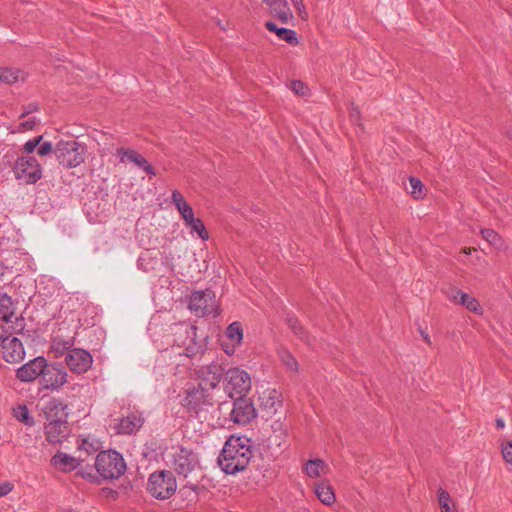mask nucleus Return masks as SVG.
<instances>
[{
  "mask_svg": "<svg viewBox=\"0 0 512 512\" xmlns=\"http://www.w3.org/2000/svg\"><path fill=\"white\" fill-rule=\"evenodd\" d=\"M52 152L54 153V148L51 142H44L37 149V154L39 156H46Z\"/></svg>",
  "mask_w": 512,
  "mask_h": 512,
  "instance_id": "obj_45",
  "label": "nucleus"
},
{
  "mask_svg": "<svg viewBox=\"0 0 512 512\" xmlns=\"http://www.w3.org/2000/svg\"><path fill=\"white\" fill-rule=\"evenodd\" d=\"M197 327L186 323L175 326V342L178 347H184V354L193 357L204 350L202 341L196 340Z\"/></svg>",
  "mask_w": 512,
  "mask_h": 512,
  "instance_id": "obj_8",
  "label": "nucleus"
},
{
  "mask_svg": "<svg viewBox=\"0 0 512 512\" xmlns=\"http://www.w3.org/2000/svg\"><path fill=\"white\" fill-rule=\"evenodd\" d=\"M235 345L234 343L232 345L222 343L223 350L228 355H232L235 352Z\"/></svg>",
  "mask_w": 512,
  "mask_h": 512,
  "instance_id": "obj_52",
  "label": "nucleus"
},
{
  "mask_svg": "<svg viewBox=\"0 0 512 512\" xmlns=\"http://www.w3.org/2000/svg\"><path fill=\"white\" fill-rule=\"evenodd\" d=\"M350 119L353 123L357 124V125H360V119H361V115H360V110L358 107H351L350 108Z\"/></svg>",
  "mask_w": 512,
  "mask_h": 512,
  "instance_id": "obj_48",
  "label": "nucleus"
},
{
  "mask_svg": "<svg viewBox=\"0 0 512 512\" xmlns=\"http://www.w3.org/2000/svg\"><path fill=\"white\" fill-rule=\"evenodd\" d=\"M185 225L190 228L191 233H196L203 241H207L209 239V234L200 218L194 217L191 222H186Z\"/></svg>",
  "mask_w": 512,
  "mask_h": 512,
  "instance_id": "obj_30",
  "label": "nucleus"
},
{
  "mask_svg": "<svg viewBox=\"0 0 512 512\" xmlns=\"http://www.w3.org/2000/svg\"><path fill=\"white\" fill-rule=\"evenodd\" d=\"M502 455L504 460L512 465V442L508 441L502 444Z\"/></svg>",
  "mask_w": 512,
  "mask_h": 512,
  "instance_id": "obj_44",
  "label": "nucleus"
},
{
  "mask_svg": "<svg viewBox=\"0 0 512 512\" xmlns=\"http://www.w3.org/2000/svg\"><path fill=\"white\" fill-rule=\"evenodd\" d=\"M86 147L76 140H60L54 147L55 157L64 168H75L85 160Z\"/></svg>",
  "mask_w": 512,
  "mask_h": 512,
  "instance_id": "obj_3",
  "label": "nucleus"
},
{
  "mask_svg": "<svg viewBox=\"0 0 512 512\" xmlns=\"http://www.w3.org/2000/svg\"><path fill=\"white\" fill-rule=\"evenodd\" d=\"M66 409L67 406L56 398L49 400L43 408L46 419L44 433L46 440L52 445L63 443L70 435Z\"/></svg>",
  "mask_w": 512,
  "mask_h": 512,
  "instance_id": "obj_2",
  "label": "nucleus"
},
{
  "mask_svg": "<svg viewBox=\"0 0 512 512\" xmlns=\"http://www.w3.org/2000/svg\"><path fill=\"white\" fill-rule=\"evenodd\" d=\"M14 416L18 421L24 423L27 426H33L35 423L33 417L30 415L29 410L25 405H19L14 410Z\"/></svg>",
  "mask_w": 512,
  "mask_h": 512,
  "instance_id": "obj_35",
  "label": "nucleus"
},
{
  "mask_svg": "<svg viewBox=\"0 0 512 512\" xmlns=\"http://www.w3.org/2000/svg\"><path fill=\"white\" fill-rule=\"evenodd\" d=\"M0 355L7 363H18L25 357L22 342L17 337L0 334Z\"/></svg>",
  "mask_w": 512,
  "mask_h": 512,
  "instance_id": "obj_13",
  "label": "nucleus"
},
{
  "mask_svg": "<svg viewBox=\"0 0 512 512\" xmlns=\"http://www.w3.org/2000/svg\"><path fill=\"white\" fill-rule=\"evenodd\" d=\"M278 355L282 364L285 365L286 368L294 372L298 371V362L290 351L282 348L278 351Z\"/></svg>",
  "mask_w": 512,
  "mask_h": 512,
  "instance_id": "obj_32",
  "label": "nucleus"
},
{
  "mask_svg": "<svg viewBox=\"0 0 512 512\" xmlns=\"http://www.w3.org/2000/svg\"><path fill=\"white\" fill-rule=\"evenodd\" d=\"M420 332H421V335H422L424 341L426 343H428L429 345H431L432 343H431V339H430L429 335L424 331H420Z\"/></svg>",
  "mask_w": 512,
  "mask_h": 512,
  "instance_id": "obj_54",
  "label": "nucleus"
},
{
  "mask_svg": "<svg viewBox=\"0 0 512 512\" xmlns=\"http://www.w3.org/2000/svg\"><path fill=\"white\" fill-rule=\"evenodd\" d=\"M12 171L15 178L25 184H35L43 176L41 165L33 156H19Z\"/></svg>",
  "mask_w": 512,
  "mask_h": 512,
  "instance_id": "obj_6",
  "label": "nucleus"
},
{
  "mask_svg": "<svg viewBox=\"0 0 512 512\" xmlns=\"http://www.w3.org/2000/svg\"><path fill=\"white\" fill-rule=\"evenodd\" d=\"M226 337L234 344L239 345L243 339V331L239 322L231 323L225 332Z\"/></svg>",
  "mask_w": 512,
  "mask_h": 512,
  "instance_id": "obj_31",
  "label": "nucleus"
},
{
  "mask_svg": "<svg viewBox=\"0 0 512 512\" xmlns=\"http://www.w3.org/2000/svg\"><path fill=\"white\" fill-rule=\"evenodd\" d=\"M172 203L178 210L184 223L191 222L194 216V211L191 205L184 199L183 195L178 190H173L171 195Z\"/></svg>",
  "mask_w": 512,
  "mask_h": 512,
  "instance_id": "obj_22",
  "label": "nucleus"
},
{
  "mask_svg": "<svg viewBox=\"0 0 512 512\" xmlns=\"http://www.w3.org/2000/svg\"><path fill=\"white\" fill-rule=\"evenodd\" d=\"M65 362L72 372L82 374L91 368L93 357L85 349L74 348L67 353Z\"/></svg>",
  "mask_w": 512,
  "mask_h": 512,
  "instance_id": "obj_16",
  "label": "nucleus"
},
{
  "mask_svg": "<svg viewBox=\"0 0 512 512\" xmlns=\"http://www.w3.org/2000/svg\"><path fill=\"white\" fill-rule=\"evenodd\" d=\"M315 494L324 505H331L335 502V494L330 485L320 482L315 486Z\"/></svg>",
  "mask_w": 512,
  "mask_h": 512,
  "instance_id": "obj_26",
  "label": "nucleus"
},
{
  "mask_svg": "<svg viewBox=\"0 0 512 512\" xmlns=\"http://www.w3.org/2000/svg\"><path fill=\"white\" fill-rule=\"evenodd\" d=\"M78 474H81L82 477H85V474L82 471H79Z\"/></svg>",
  "mask_w": 512,
  "mask_h": 512,
  "instance_id": "obj_58",
  "label": "nucleus"
},
{
  "mask_svg": "<svg viewBox=\"0 0 512 512\" xmlns=\"http://www.w3.org/2000/svg\"><path fill=\"white\" fill-rule=\"evenodd\" d=\"M458 304L465 306L469 311L475 314L481 315L483 313L479 301L465 292L460 294Z\"/></svg>",
  "mask_w": 512,
  "mask_h": 512,
  "instance_id": "obj_29",
  "label": "nucleus"
},
{
  "mask_svg": "<svg viewBox=\"0 0 512 512\" xmlns=\"http://www.w3.org/2000/svg\"><path fill=\"white\" fill-rule=\"evenodd\" d=\"M409 183L411 186V192H410L411 195L415 199L423 198L424 193H423V184H422L421 180L416 177H410Z\"/></svg>",
  "mask_w": 512,
  "mask_h": 512,
  "instance_id": "obj_37",
  "label": "nucleus"
},
{
  "mask_svg": "<svg viewBox=\"0 0 512 512\" xmlns=\"http://www.w3.org/2000/svg\"><path fill=\"white\" fill-rule=\"evenodd\" d=\"M440 509H441V512H456L455 509L451 505L441 507Z\"/></svg>",
  "mask_w": 512,
  "mask_h": 512,
  "instance_id": "obj_55",
  "label": "nucleus"
},
{
  "mask_svg": "<svg viewBox=\"0 0 512 512\" xmlns=\"http://www.w3.org/2000/svg\"><path fill=\"white\" fill-rule=\"evenodd\" d=\"M286 323L290 327V329L294 332L295 335L299 336L301 339H304V331L299 322V320L294 317L288 315L286 317Z\"/></svg>",
  "mask_w": 512,
  "mask_h": 512,
  "instance_id": "obj_38",
  "label": "nucleus"
},
{
  "mask_svg": "<svg viewBox=\"0 0 512 512\" xmlns=\"http://www.w3.org/2000/svg\"><path fill=\"white\" fill-rule=\"evenodd\" d=\"M14 489V485L10 481H4L0 484V497L8 495Z\"/></svg>",
  "mask_w": 512,
  "mask_h": 512,
  "instance_id": "obj_47",
  "label": "nucleus"
},
{
  "mask_svg": "<svg viewBox=\"0 0 512 512\" xmlns=\"http://www.w3.org/2000/svg\"><path fill=\"white\" fill-rule=\"evenodd\" d=\"M268 7L269 14L282 23H288L293 18V13L287 0H262Z\"/></svg>",
  "mask_w": 512,
  "mask_h": 512,
  "instance_id": "obj_19",
  "label": "nucleus"
},
{
  "mask_svg": "<svg viewBox=\"0 0 512 512\" xmlns=\"http://www.w3.org/2000/svg\"><path fill=\"white\" fill-rule=\"evenodd\" d=\"M298 14L304 18L303 14L306 15L305 6L303 4V0H291Z\"/></svg>",
  "mask_w": 512,
  "mask_h": 512,
  "instance_id": "obj_49",
  "label": "nucleus"
},
{
  "mask_svg": "<svg viewBox=\"0 0 512 512\" xmlns=\"http://www.w3.org/2000/svg\"><path fill=\"white\" fill-rule=\"evenodd\" d=\"M13 316L14 309L11 297L5 293H0V320L5 324H9Z\"/></svg>",
  "mask_w": 512,
  "mask_h": 512,
  "instance_id": "obj_25",
  "label": "nucleus"
},
{
  "mask_svg": "<svg viewBox=\"0 0 512 512\" xmlns=\"http://www.w3.org/2000/svg\"><path fill=\"white\" fill-rule=\"evenodd\" d=\"M143 424V414L138 411H133L127 416L120 418L114 428L117 434L132 435L135 434Z\"/></svg>",
  "mask_w": 512,
  "mask_h": 512,
  "instance_id": "obj_18",
  "label": "nucleus"
},
{
  "mask_svg": "<svg viewBox=\"0 0 512 512\" xmlns=\"http://www.w3.org/2000/svg\"><path fill=\"white\" fill-rule=\"evenodd\" d=\"M132 163H134L139 168L143 169L148 175L155 176L156 172L154 168L149 164V162L139 153L132 159Z\"/></svg>",
  "mask_w": 512,
  "mask_h": 512,
  "instance_id": "obj_36",
  "label": "nucleus"
},
{
  "mask_svg": "<svg viewBox=\"0 0 512 512\" xmlns=\"http://www.w3.org/2000/svg\"><path fill=\"white\" fill-rule=\"evenodd\" d=\"M51 465L61 472H70L80 465V460L66 453L58 451L51 458Z\"/></svg>",
  "mask_w": 512,
  "mask_h": 512,
  "instance_id": "obj_21",
  "label": "nucleus"
},
{
  "mask_svg": "<svg viewBox=\"0 0 512 512\" xmlns=\"http://www.w3.org/2000/svg\"><path fill=\"white\" fill-rule=\"evenodd\" d=\"M68 373L60 364H48L41 375V383L44 389L58 390L67 383Z\"/></svg>",
  "mask_w": 512,
  "mask_h": 512,
  "instance_id": "obj_14",
  "label": "nucleus"
},
{
  "mask_svg": "<svg viewBox=\"0 0 512 512\" xmlns=\"http://www.w3.org/2000/svg\"><path fill=\"white\" fill-rule=\"evenodd\" d=\"M117 156L120 158V162L130 161L136 157L138 152L132 149L119 148L116 151Z\"/></svg>",
  "mask_w": 512,
  "mask_h": 512,
  "instance_id": "obj_40",
  "label": "nucleus"
},
{
  "mask_svg": "<svg viewBox=\"0 0 512 512\" xmlns=\"http://www.w3.org/2000/svg\"><path fill=\"white\" fill-rule=\"evenodd\" d=\"M327 464L321 459H314L307 461L305 465V472L309 477L317 478L322 473H325Z\"/></svg>",
  "mask_w": 512,
  "mask_h": 512,
  "instance_id": "obj_28",
  "label": "nucleus"
},
{
  "mask_svg": "<svg viewBox=\"0 0 512 512\" xmlns=\"http://www.w3.org/2000/svg\"><path fill=\"white\" fill-rule=\"evenodd\" d=\"M251 388L249 374L239 368H230L225 374V390L231 398L234 395L245 396Z\"/></svg>",
  "mask_w": 512,
  "mask_h": 512,
  "instance_id": "obj_11",
  "label": "nucleus"
},
{
  "mask_svg": "<svg viewBox=\"0 0 512 512\" xmlns=\"http://www.w3.org/2000/svg\"><path fill=\"white\" fill-rule=\"evenodd\" d=\"M251 458V439L232 435L224 444L218 457V464L226 474L235 475L247 468Z\"/></svg>",
  "mask_w": 512,
  "mask_h": 512,
  "instance_id": "obj_1",
  "label": "nucleus"
},
{
  "mask_svg": "<svg viewBox=\"0 0 512 512\" xmlns=\"http://www.w3.org/2000/svg\"><path fill=\"white\" fill-rule=\"evenodd\" d=\"M39 110V105L36 102L29 103L28 105L23 107V111L20 114V118H25L29 114L36 112Z\"/></svg>",
  "mask_w": 512,
  "mask_h": 512,
  "instance_id": "obj_46",
  "label": "nucleus"
},
{
  "mask_svg": "<svg viewBox=\"0 0 512 512\" xmlns=\"http://www.w3.org/2000/svg\"><path fill=\"white\" fill-rule=\"evenodd\" d=\"M265 27L268 31L274 32L279 39L287 42L290 45H297L299 43L297 34L294 30L288 29V28H279L277 25L272 21H267L265 23Z\"/></svg>",
  "mask_w": 512,
  "mask_h": 512,
  "instance_id": "obj_24",
  "label": "nucleus"
},
{
  "mask_svg": "<svg viewBox=\"0 0 512 512\" xmlns=\"http://www.w3.org/2000/svg\"><path fill=\"white\" fill-rule=\"evenodd\" d=\"M176 488V479L171 471H156L149 476L147 491L156 499H169Z\"/></svg>",
  "mask_w": 512,
  "mask_h": 512,
  "instance_id": "obj_5",
  "label": "nucleus"
},
{
  "mask_svg": "<svg viewBox=\"0 0 512 512\" xmlns=\"http://www.w3.org/2000/svg\"><path fill=\"white\" fill-rule=\"evenodd\" d=\"M46 367V359L38 356L25 363L16 370V378L23 383H28L40 377Z\"/></svg>",
  "mask_w": 512,
  "mask_h": 512,
  "instance_id": "obj_17",
  "label": "nucleus"
},
{
  "mask_svg": "<svg viewBox=\"0 0 512 512\" xmlns=\"http://www.w3.org/2000/svg\"><path fill=\"white\" fill-rule=\"evenodd\" d=\"M495 424L498 429H503L505 427V422L502 418H497Z\"/></svg>",
  "mask_w": 512,
  "mask_h": 512,
  "instance_id": "obj_53",
  "label": "nucleus"
},
{
  "mask_svg": "<svg viewBox=\"0 0 512 512\" xmlns=\"http://www.w3.org/2000/svg\"><path fill=\"white\" fill-rule=\"evenodd\" d=\"M508 137L512 140V129L508 132Z\"/></svg>",
  "mask_w": 512,
  "mask_h": 512,
  "instance_id": "obj_56",
  "label": "nucleus"
},
{
  "mask_svg": "<svg viewBox=\"0 0 512 512\" xmlns=\"http://www.w3.org/2000/svg\"><path fill=\"white\" fill-rule=\"evenodd\" d=\"M211 400L209 392L201 387V385H198L187 390L186 396L182 400V405L187 412L198 413L205 406H211Z\"/></svg>",
  "mask_w": 512,
  "mask_h": 512,
  "instance_id": "obj_12",
  "label": "nucleus"
},
{
  "mask_svg": "<svg viewBox=\"0 0 512 512\" xmlns=\"http://www.w3.org/2000/svg\"><path fill=\"white\" fill-rule=\"evenodd\" d=\"M19 80H24L23 73L16 68L0 67V82L4 84H13Z\"/></svg>",
  "mask_w": 512,
  "mask_h": 512,
  "instance_id": "obj_27",
  "label": "nucleus"
},
{
  "mask_svg": "<svg viewBox=\"0 0 512 512\" xmlns=\"http://www.w3.org/2000/svg\"><path fill=\"white\" fill-rule=\"evenodd\" d=\"M290 88L298 96H306L309 91L307 85L300 80L292 81L290 84Z\"/></svg>",
  "mask_w": 512,
  "mask_h": 512,
  "instance_id": "obj_39",
  "label": "nucleus"
},
{
  "mask_svg": "<svg viewBox=\"0 0 512 512\" xmlns=\"http://www.w3.org/2000/svg\"><path fill=\"white\" fill-rule=\"evenodd\" d=\"M42 139H43V136L39 135V136L34 137L33 139L27 141L23 145L22 150L24 153L27 154L26 156H29V154H31L36 149V147L41 143Z\"/></svg>",
  "mask_w": 512,
  "mask_h": 512,
  "instance_id": "obj_41",
  "label": "nucleus"
},
{
  "mask_svg": "<svg viewBox=\"0 0 512 512\" xmlns=\"http://www.w3.org/2000/svg\"><path fill=\"white\" fill-rule=\"evenodd\" d=\"M38 123H39V119H37L36 117H31L28 120H25L19 124L18 131L22 132V131L33 130Z\"/></svg>",
  "mask_w": 512,
  "mask_h": 512,
  "instance_id": "obj_43",
  "label": "nucleus"
},
{
  "mask_svg": "<svg viewBox=\"0 0 512 512\" xmlns=\"http://www.w3.org/2000/svg\"><path fill=\"white\" fill-rule=\"evenodd\" d=\"M189 310L197 317H204L216 311V296L213 290L205 289L194 291L188 304Z\"/></svg>",
  "mask_w": 512,
  "mask_h": 512,
  "instance_id": "obj_10",
  "label": "nucleus"
},
{
  "mask_svg": "<svg viewBox=\"0 0 512 512\" xmlns=\"http://www.w3.org/2000/svg\"><path fill=\"white\" fill-rule=\"evenodd\" d=\"M183 489H190L191 491H193L196 494H199L201 491L205 490L204 486L195 485V484H187L184 486Z\"/></svg>",
  "mask_w": 512,
  "mask_h": 512,
  "instance_id": "obj_51",
  "label": "nucleus"
},
{
  "mask_svg": "<svg viewBox=\"0 0 512 512\" xmlns=\"http://www.w3.org/2000/svg\"><path fill=\"white\" fill-rule=\"evenodd\" d=\"M2 269H3V264H2V262L0 261V274H2Z\"/></svg>",
  "mask_w": 512,
  "mask_h": 512,
  "instance_id": "obj_57",
  "label": "nucleus"
},
{
  "mask_svg": "<svg viewBox=\"0 0 512 512\" xmlns=\"http://www.w3.org/2000/svg\"><path fill=\"white\" fill-rule=\"evenodd\" d=\"M224 367L218 362L201 366L199 369V377L210 388H215L221 381Z\"/></svg>",
  "mask_w": 512,
  "mask_h": 512,
  "instance_id": "obj_20",
  "label": "nucleus"
},
{
  "mask_svg": "<svg viewBox=\"0 0 512 512\" xmlns=\"http://www.w3.org/2000/svg\"><path fill=\"white\" fill-rule=\"evenodd\" d=\"M170 462L173 470L184 477L200 466L198 454L193 449L183 446L174 449Z\"/></svg>",
  "mask_w": 512,
  "mask_h": 512,
  "instance_id": "obj_7",
  "label": "nucleus"
},
{
  "mask_svg": "<svg viewBox=\"0 0 512 512\" xmlns=\"http://www.w3.org/2000/svg\"><path fill=\"white\" fill-rule=\"evenodd\" d=\"M481 235L484 240H486L490 245L494 246L497 249L502 247V239L499 234L493 229H482Z\"/></svg>",
  "mask_w": 512,
  "mask_h": 512,
  "instance_id": "obj_34",
  "label": "nucleus"
},
{
  "mask_svg": "<svg viewBox=\"0 0 512 512\" xmlns=\"http://www.w3.org/2000/svg\"><path fill=\"white\" fill-rule=\"evenodd\" d=\"M95 468L104 479H118L126 471L123 456L115 450L101 451L95 461Z\"/></svg>",
  "mask_w": 512,
  "mask_h": 512,
  "instance_id": "obj_4",
  "label": "nucleus"
},
{
  "mask_svg": "<svg viewBox=\"0 0 512 512\" xmlns=\"http://www.w3.org/2000/svg\"><path fill=\"white\" fill-rule=\"evenodd\" d=\"M260 399V406L267 414H276L278 409L282 407L280 395L275 389L266 390Z\"/></svg>",
  "mask_w": 512,
  "mask_h": 512,
  "instance_id": "obj_23",
  "label": "nucleus"
},
{
  "mask_svg": "<svg viewBox=\"0 0 512 512\" xmlns=\"http://www.w3.org/2000/svg\"><path fill=\"white\" fill-rule=\"evenodd\" d=\"M25 319L23 317H15V320L12 321V318L10 319L9 324H5L2 329L4 332L8 333L10 336L12 334H18L21 333L25 329Z\"/></svg>",
  "mask_w": 512,
  "mask_h": 512,
  "instance_id": "obj_33",
  "label": "nucleus"
},
{
  "mask_svg": "<svg viewBox=\"0 0 512 512\" xmlns=\"http://www.w3.org/2000/svg\"><path fill=\"white\" fill-rule=\"evenodd\" d=\"M289 426L277 419L271 425V433L265 441V448L272 458H277L287 448Z\"/></svg>",
  "mask_w": 512,
  "mask_h": 512,
  "instance_id": "obj_9",
  "label": "nucleus"
},
{
  "mask_svg": "<svg viewBox=\"0 0 512 512\" xmlns=\"http://www.w3.org/2000/svg\"><path fill=\"white\" fill-rule=\"evenodd\" d=\"M437 499H438V504H439V507H444V506H447V505H450V502H451V497H450V494L444 490L443 488H439L438 491H437Z\"/></svg>",
  "mask_w": 512,
  "mask_h": 512,
  "instance_id": "obj_42",
  "label": "nucleus"
},
{
  "mask_svg": "<svg viewBox=\"0 0 512 512\" xmlns=\"http://www.w3.org/2000/svg\"><path fill=\"white\" fill-rule=\"evenodd\" d=\"M231 420L237 424H247L256 417V409L250 398L238 396L233 401Z\"/></svg>",
  "mask_w": 512,
  "mask_h": 512,
  "instance_id": "obj_15",
  "label": "nucleus"
},
{
  "mask_svg": "<svg viewBox=\"0 0 512 512\" xmlns=\"http://www.w3.org/2000/svg\"><path fill=\"white\" fill-rule=\"evenodd\" d=\"M461 293H463L461 290L451 289L450 292H448L447 297L450 301H453L454 303L458 304V301L460 300Z\"/></svg>",
  "mask_w": 512,
  "mask_h": 512,
  "instance_id": "obj_50",
  "label": "nucleus"
}]
</instances>
